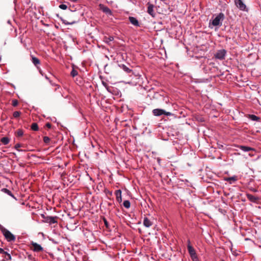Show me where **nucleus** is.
I'll use <instances>...</instances> for the list:
<instances>
[{"label": "nucleus", "instance_id": "1", "mask_svg": "<svg viewBox=\"0 0 261 261\" xmlns=\"http://www.w3.org/2000/svg\"><path fill=\"white\" fill-rule=\"evenodd\" d=\"M224 19V14L223 13H219L215 18L210 20L209 27L212 28V25L214 27H221Z\"/></svg>", "mask_w": 261, "mask_h": 261}, {"label": "nucleus", "instance_id": "2", "mask_svg": "<svg viewBox=\"0 0 261 261\" xmlns=\"http://www.w3.org/2000/svg\"><path fill=\"white\" fill-rule=\"evenodd\" d=\"M1 230L5 236L6 239L8 242L14 241L15 240V237L9 230L7 229L4 227L1 228Z\"/></svg>", "mask_w": 261, "mask_h": 261}, {"label": "nucleus", "instance_id": "3", "mask_svg": "<svg viewBox=\"0 0 261 261\" xmlns=\"http://www.w3.org/2000/svg\"><path fill=\"white\" fill-rule=\"evenodd\" d=\"M187 246L188 252L193 261H199L196 251L194 248L191 245L190 240L188 241Z\"/></svg>", "mask_w": 261, "mask_h": 261}, {"label": "nucleus", "instance_id": "4", "mask_svg": "<svg viewBox=\"0 0 261 261\" xmlns=\"http://www.w3.org/2000/svg\"><path fill=\"white\" fill-rule=\"evenodd\" d=\"M42 218L43 219V221L45 223H49V224H55L57 223V216H45L44 214L41 215Z\"/></svg>", "mask_w": 261, "mask_h": 261}, {"label": "nucleus", "instance_id": "5", "mask_svg": "<svg viewBox=\"0 0 261 261\" xmlns=\"http://www.w3.org/2000/svg\"><path fill=\"white\" fill-rule=\"evenodd\" d=\"M226 54V50L223 49L218 50L215 54L214 56L215 58L220 60H222L224 59Z\"/></svg>", "mask_w": 261, "mask_h": 261}, {"label": "nucleus", "instance_id": "6", "mask_svg": "<svg viewBox=\"0 0 261 261\" xmlns=\"http://www.w3.org/2000/svg\"><path fill=\"white\" fill-rule=\"evenodd\" d=\"M31 245L32 246V250L36 252L42 251L43 249L41 247V246L37 243L32 242L31 243Z\"/></svg>", "mask_w": 261, "mask_h": 261}, {"label": "nucleus", "instance_id": "7", "mask_svg": "<svg viewBox=\"0 0 261 261\" xmlns=\"http://www.w3.org/2000/svg\"><path fill=\"white\" fill-rule=\"evenodd\" d=\"M234 2L237 7L241 10H245L246 6L245 4L243 2L242 0H235Z\"/></svg>", "mask_w": 261, "mask_h": 261}, {"label": "nucleus", "instance_id": "8", "mask_svg": "<svg viewBox=\"0 0 261 261\" xmlns=\"http://www.w3.org/2000/svg\"><path fill=\"white\" fill-rule=\"evenodd\" d=\"M154 5L151 4H148L147 13L152 17H154L155 16V13L154 11Z\"/></svg>", "mask_w": 261, "mask_h": 261}, {"label": "nucleus", "instance_id": "9", "mask_svg": "<svg viewBox=\"0 0 261 261\" xmlns=\"http://www.w3.org/2000/svg\"><path fill=\"white\" fill-rule=\"evenodd\" d=\"M165 113V111L161 109H155L152 110V113L154 116H160L164 115Z\"/></svg>", "mask_w": 261, "mask_h": 261}, {"label": "nucleus", "instance_id": "10", "mask_svg": "<svg viewBox=\"0 0 261 261\" xmlns=\"http://www.w3.org/2000/svg\"><path fill=\"white\" fill-rule=\"evenodd\" d=\"M101 10L107 15H112V12L109 8L103 5L100 6Z\"/></svg>", "mask_w": 261, "mask_h": 261}, {"label": "nucleus", "instance_id": "11", "mask_svg": "<svg viewBox=\"0 0 261 261\" xmlns=\"http://www.w3.org/2000/svg\"><path fill=\"white\" fill-rule=\"evenodd\" d=\"M247 197L251 202H256L259 200V198L258 197L250 194H247Z\"/></svg>", "mask_w": 261, "mask_h": 261}, {"label": "nucleus", "instance_id": "12", "mask_svg": "<svg viewBox=\"0 0 261 261\" xmlns=\"http://www.w3.org/2000/svg\"><path fill=\"white\" fill-rule=\"evenodd\" d=\"M121 190H117L115 191V195L117 201L120 203L122 201V196H121Z\"/></svg>", "mask_w": 261, "mask_h": 261}, {"label": "nucleus", "instance_id": "13", "mask_svg": "<svg viewBox=\"0 0 261 261\" xmlns=\"http://www.w3.org/2000/svg\"><path fill=\"white\" fill-rule=\"evenodd\" d=\"M143 225L146 227H149L152 225V223L147 217H145L143 220Z\"/></svg>", "mask_w": 261, "mask_h": 261}, {"label": "nucleus", "instance_id": "14", "mask_svg": "<svg viewBox=\"0 0 261 261\" xmlns=\"http://www.w3.org/2000/svg\"><path fill=\"white\" fill-rule=\"evenodd\" d=\"M129 20L130 23L135 26H139V22L135 17L130 16L129 17Z\"/></svg>", "mask_w": 261, "mask_h": 261}, {"label": "nucleus", "instance_id": "15", "mask_svg": "<svg viewBox=\"0 0 261 261\" xmlns=\"http://www.w3.org/2000/svg\"><path fill=\"white\" fill-rule=\"evenodd\" d=\"M238 147L244 152H248L249 151L254 150L252 147L246 146H243V145H239V146H238Z\"/></svg>", "mask_w": 261, "mask_h": 261}, {"label": "nucleus", "instance_id": "16", "mask_svg": "<svg viewBox=\"0 0 261 261\" xmlns=\"http://www.w3.org/2000/svg\"><path fill=\"white\" fill-rule=\"evenodd\" d=\"M31 61L35 66H37L38 65L40 64V60L37 58L33 56V55H31Z\"/></svg>", "mask_w": 261, "mask_h": 261}, {"label": "nucleus", "instance_id": "17", "mask_svg": "<svg viewBox=\"0 0 261 261\" xmlns=\"http://www.w3.org/2000/svg\"><path fill=\"white\" fill-rule=\"evenodd\" d=\"M119 66L126 73H130L132 71L130 69H129L124 64H120L119 65Z\"/></svg>", "mask_w": 261, "mask_h": 261}, {"label": "nucleus", "instance_id": "18", "mask_svg": "<svg viewBox=\"0 0 261 261\" xmlns=\"http://www.w3.org/2000/svg\"><path fill=\"white\" fill-rule=\"evenodd\" d=\"M225 180L229 182V184H231L232 183V181H236L237 180V177L236 176H233L232 177H227L225 179Z\"/></svg>", "mask_w": 261, "mask_h": 261}, {"label": "nucleus", "instance_id": "19", "mask_svg": "<svg viewBox=\"0 0 261 261\" xmlns=\"http://www.w3.org/2000/svg\"><path fill=\"white\" fill-rule=\"evenodd\" d=\"M1 141L4 145H7L10 142V139L9 138L5 137L2 138Z\"/></svg>", "mask_w": 261, "mask_h": 261}, {"label": "nucleus", "instance_id": "20", "mask_svg": "<svg viewBox=\"0 0 261 261\" xmlns=\"http://www.w3.org/2000/svg\"><path fill=\"white\" fill-rule=\"evenodd\" d=\"M123 205L125 208H128L130 207V203L129 200H124Z\"/></svg>", "mask_w": 261, "mask_h": 261}, {"label": "nucleus", "instance_id": "21", "mask_svg": "<svg viewBox=\"0 0 261 261\" xmlns=\"http://www.w3.org/2000/svg\"><path fill=\"white\" fill-rule=\"evenodd\" d=\"M4 258L7 260H11V256L10 255V254H9V253H8L7 252H5V253H4Z\"/></svg>", "mask_w": 261, "mask_h": 261}, {"label": "nucleus", "instance_id": "22", "mask_svg": "<svg viewBox=\"0 0 261 261\" xmlns=\"http://www.w3.org/2000/svg\"><path fill=\"white\" fill-rule=\"evenodd\" d=\"M31 129L34 131L38 130V126L36 123H33L31 125Z\"/></svg>", "mask_w": 261, "mask_h": 261}, {"label": "nucleus", "instance_id": "23", "mask_svg": "<svg viewBox=\"0 0 261 261\" xmlns=\"http://www.w3.org/2000/svg\"><path fill=\"white\" fill-rule=\"evenodd\" d=\"M249 118L253 121H258L259 119V117L254 115H250Z\"/></svg>", "mask_w": 261, "mask_h": 261}, {"label": "nucleus", "instance_id": "24", "mask_svg": "<svg viewBox=\"0 0 261 261\" xmlns=\"http://www.w3.org/2000/svg\"><path fill=\"white\" fill-rule=\"evenodd\" d=\"M105 40L106 42L109 43L110 42H111L114 40V37L113 36H109L108 37H105Z\"/></svg>", "mask_w": 261, "mask_h": 261}, {"label": "nucleus", "instance_id": "25", "mask_svg": "<svg viewBox=\"0 0 261 261\" xmlns=\"http://www.w3.org/2000/svg\"><path fill=\"white\" fill-rule=\"evenodd\" d=\"M4 190H5V192L6 193H7L9 195L11 196L12 197H13L15 199H16V198L15 197L14 195L12 193V192L10 190H8L7 189H4Z\"/></svg>", "mask_w": 261, "mask_h": 261}, {"label": "nucleus", "instance_id": "26", "mask_svg": "<svg viewBox=\"0 0 261 261\" xmlns=\"http://www.w3.org/2000/svg\"><path fill=\"white\" fill-rule=\"evenodd\" d=\"M78 74V72L77 70H75L74 68L71 71L70 74L72 77H75Z\"/></svg>", "mask_w": 261, "mask_h": 261}, {"label": "nucleus", "instance_id": "27", "mask_svg": "<svg viewBox=\"0 0 261 261\" xmlns=\"http://www.w3.org/2000/svg\"><path fill=\"white\" fill-rule=\"evenodd\" d=\"M20 114H21L20 112L15 111L13 113V115L14 118H18L20 116Z\"/></svg>", "mask_w": 261, "mask_h": 261}, {"label": "nucleus", "instance_id": "28", "mask_svg": "<svg viewBox=\"0 0 261 261\" xmlns=\"http://www.w3.org/2000/svg\"><path fill=\"white\" fill-rule=\"evenodd\" d=\"M43 141L46 144H48L50 141V138L48 137L45 136L43 137Z\"/></svg>", "mask_w": 261, "mask_h": 261}, {"label": "nucleus", "instance_id": "29", "mask_svg": "<svg viewBox=\"0 0 261 261\" xmlns=\"http://www.w3.org/2000/svg\"><path fill=\"white\" fill-rule=\"evenodd\" d=\"M59 7L62 10H66L67 9V6L65 4H61Z\"/></svg>", "mask_w": 261, "mask_h": 261}, {"label": "nucleus", "instance_id": "30", "mask_svg": "<svg viewBox=\"0 0 261 261\" xmlns=\"http://www.w3.org/2000/svg\"><path fill=\"white\" fill-rule=\"evenodd\" d=\"M16 133H17V136H18V137H21L23 135V132L22 130H21V129H18Z\"/></svg>", "mask_w": 261, "mask_h": 261}, {"label": "nucleus", "instance_id": "31", "mask_svg": "<svg viewBox=\"0 0 261 261\" xmlns=\"http://www.w3.org/2000/svg\"><path fill=\"white\" fill-rule=\"evenodd\" d=\"M21 144H20L17 143V144H16L15 145V148L16 149H17L18 151H22V150H20V149H18L19 147H21Z\"/></svg>", "mask_w": 261, "mask_h": 261}, {"label": "nucleus", "instance_id": "32", "mask_svg": "<svg viewBox=\"0 0 261 261\" xmlns=\"http://www.w3.org/2000/svg\"><path fill=\"white\" fill-rule=\"evenodd\" d=\"M18 105V101L16 99L13 100L12 106L14 107L17 106Z\"/></svg>", "mask_w": 261, "mask_h": 261}, {"label": "nucleus", "instance_id": "33", "mask_svg": "<svg viewBox=\"0 0 261 261\" xmlns=\"http://www.w3.org/2000/svg\"><path fill=\"white\" fill-rule=\"evenodd\" d=\"M164 115H165L168 116L173 115V114L172 113H171V112H166V111H165V113H164Z\"/></svg>", "mask_w": 261, "mask_h": 261}, {"label": "nucleus", "instance_id": "34", "mask_svg": "<svg viewBox=\"0 0 261 261\" xmlns=\"http://www.w3.org/2000/svg\"><path fill=\"white\" fill-rule=\"evenodd\" d=\"M103 221H104L105 225L108 227V221H107V220L105 218L103 219Z\"/></svg>", "mask_w": 261, "mask_h": 261}, {"label": "nucleus", "instance_id": "35", "mask_svg": "<svg viewBox=\"0 0 261 261\" xmlns=\"http://www.w3.org/2000/svg\"><path fill=\"white\" fill-rule=\"evenodd\" d=\"M49 82L50 83V84L53 86H56V84L54 83H53L50 80H49Z\"/></svg>", "mask_w": 261, "mask_h": 261}, {"label": "nucleus", "instance_id": "36", "mask_svg": "<svg viewBox=\"0 0 261 261\" xmlns=\"http://www.w3.org/2000/svg\"><path fill=\"white\" fill-rule=\"evenodd\" d=\"M5 252L6 251H5L3 249L0 248V253L4 254V253H5Z\"/></svg>", "mask_w": 261, "mask_h": 261}, {"label": "nucleus", "instance_id": "37", "mask_svg": "<svg viewBox=\"0 0 261 261\" xmlns=\"http://www.w3.org/2000/svg\"><path fill=\"white\" fill-rule=\"evenodd\" d=\"M46 125L48 128H50L51 127V124L50 123H47Z\"/></svg>", "mask_w": 261, "mask_h": 261}, {"label": "nucleus", "instance_id": "38", "mask_svg": "<svg viewBox=\"0 0 261 261\" xmlns=\"http://www.w3.org/2000/svg\"><path fill=\"white\" fill-rule=\"evenodd\" d=\"M45 76V78L46 80H48V81H49V80H50L49 79V78L48 77V76H47L46 75H45V76Z\"/></svg>", "mask_w": 261, "mask_h": 261}, {"label": "nucleus", "instance_id": "39", "mask_svg": "<svg viewBox=\"0 0 261 261\" xmlns=\"http://www.w3.org/2000/svg\"><path fill=\"white\" fill-rule=\"evenodd\" d=\"M56 86L57 87V88L56 89V90L57 89H58V88H60V86H59V85H57V84H56Z\"/></svg>", "mask_w": 261, "mask_h": 261}, {"label": "nucleus", "instance_id": "40", "mask_svg": "<svg viewBox=\"0 0 261 261\" xmlns=\"http://www.w3.org/2000/svg\"><path fill=\"white\" fill-rule=\"evenodd\" d=\"M39 72L40 73V74H41L42 75H43V72H42L41 70H39Z\"/></svg>", "mask_w": 261, "mask_h": 261}, {"label": "nucleus", "instance_id": "41", "mask_svg": "<svg viewBox=\"0 0 261 261\" xmlns=\"http://www.w3.org/2000/svg\"><path fill=\"white\" fill-rule=\"evenodd\" d=\"M63 23L65 24H70V23H68V22H65V21H63Z\"/></svg>", "mask_w": 261, "mask_h": 261}, {"label": "nucleus", "instance_id": "42", "mask_svg": "<svg viewBox=\"0 0 261 261\" xmlns=\"http://www.w3.org/2000/svg\"><path fill=\"white\" fill-rule=\"evenodd\" d=\"M72 2H76L77 0H71Z\"/></svg>", "mask_w": 261, "mask_h": 261}, {"label": "nucleus", "instance_id": "43", "mask_svg": "<svg viewBox=\"0 0 261 261\" xmlns=\"http://www.w3.org/2000/svg\"><path fill=\"white\" fill-rule=\"evenodd\" d=\"M223 147V145H221V146H220V147H219V148H220V147Z\"/></svg>", "mask_w": 261, "mask_h": 261}, {"label": "nucleus", "instance_id": "44", "mask_svg": "<svg viewBox=\"0 0 261 261\" xmlns=\"http://www.w3.org/2000/svg\"><path fill=\"white\" fill-rule=\"evenodd\" d=\"M223 147V145H221V146H220V147H219V148H220V147Z\"/></svg>", "mask_w": 261, "mask_h": 261}, {"label": "nucleus", "instance_id": "45", "mask_svg": "<svg viewBox=\"0 0 261 261\" xmlns=\"http://www.w3.org/2000/svg\"><path fill=\"white\" fill-rule=\"evenodd\" d=\"M223 147V145H221V146H220V147H219V148H220V147Z\"/></svg>", "mask_w": 261, "mask_h": 261}, {"label": "nucleus", "instance_id": "46", "mask_svg": "<svg viewBox=\"0 0 261 261\" xmlns=\"http://www.w3.org/2000/svg\"><path fill=\"white\" fill-rule=\"evenodd\" d=\"M220 261H225V260L222 259V260H220Z\"/></svg>", "mask_w": 261, "mask_h": 261}]
</instances>
